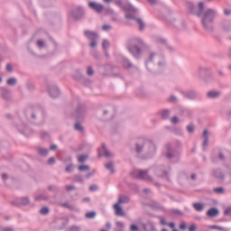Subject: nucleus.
I'll list each match as a JSON object with an SVG mask.
<instances>
[{
	"instance_id": "1",
	"label": "nucleus",
	"mask_w": 231,
	"mask_h": 231,
	"mask_svg": "<svg viewBox=\"0 0 231 231\" xmlns=\"http://www.w3.org/2000/svg\"><path fill=\"white\" fill-rule=\"evenodd\" d=\"M217 13L214 9H208L206 11L202 16V24L206 30H210L212 28V23L216 19Z\"/></svg>"
},
{
	"instance_id": "2",
	"label": "nucleus",
	"mask_w": 231,
	"mask_h": 231,
	"mask_svg": "<svg viewBox=\"0 0 231 231\" xmlns=\"http://www.w3.org/2000/svg\"><path fill=\"white\" fill-rule=\"evenodd\" d=\"M133 178H138L139 180H151V177L147 174V171L142 170H134L132 172Z\"/></svg>"
},
{
	"instance_id": "3",
	"label": "nucleus",
	"mask_w": 231,
	"mask_h": 231,
	"mask_svg": "<svg viewBox=\"0 0 231 231\" xmlns=\"http://www.w3.org/2000/svg\"><path fill=\"white\" fill-rule=\"evenodd\" d=\"M88 6L92 10H95V12H97V14H100L104 10V5L97 2H89Z\"/></svg>"
},
{
	"instance_id": "4",
	"label": "nucleus",
	"mask_w": 231,
	"mask_h": 231,
	"mask_svg": "<svg viewBox=\"0 0 231 231\" xmlns=\"http://www.w3.org/2000/svg\"><path fill=\"white\" fill-rule=\"evenodd\" d=\"M208 217H217L219 216V209L216 208H211L207 212Z\"/></svg>"
},
{
	"instance_id": "5",
	"label": "nucleus",
	"mask_w": 231,
	"mask_h": 231,
	"mask_svg": "<svg viewBox=\"0 0 231 231\" xmlns=\"http://www.w3.org/2000/svg\"><path fill=\"white\" fill-rule=\"evenodd\" d=\"M114 210L116 216H125L124 209L122 208V207H120V204L118 202L114 205Z\"/></svg>"
},
{
	"instance_id": "6",
	"label": "nucleus",
	"mask_w": 231,
	"mask_h": 231,
	"mask_svg": "<svg viewBox=\"0 0 231 231\" xmlns=\"http://www.w3.org/2000/svg\"><path fill=\"white\" fill-rule=\"evenodd\" d=\"M102 149L104 151V153L98 152V156H105L106 158H112L113 153L109 152L107 149L106 148V144H102Z\"/></svg>"
},
{
	"instance_id": "7",
	"label": "nucleus",
	"mask_w": 231,
	"mask_h": 231,
	"mask_svg": "<svg viewBox=\"0 0 231 231\" xmlns=\"http://www.w3.org/2000/svg\"><path fill=\"white\" fill-rule=\"evenodd\" d=\"M85 35L86 37H88V39H90V41H95V39L98 37V34H97V32H93L90 31H86Z\"/></svg>"
},
{
	"instance_id": "8",
	"label": "nucleus",
	"mask_w": 231,
	"mask_h": 231,
	"mask_svg": "<svg viewBox=\"0 0 231 231\" xmlns=\"http://www.w3.org/2000/svg\"><path fill=\"white\" fill-rule=\"evenodd\" d=\"M193 208H195V210H197V212H201L203 210V208H205V205H203L199 202H196V203H193Z\"/></svg>"
},
{
	"instance_id": "9",
	"label": "nucleus",
	"mask_w": 231,
	"mask_h": 231,
	"mask_svg": "<svg viewBox=\"0 0 231 231\" xmlns=\"http://www.w3.org/2000/svg\"><path fill=\"white\" fill-rule=\"evenodd\" d=\"M117 203H119V205L129 203V199L126 196L120 195Z\"/></svg>"
},
{
	"instance_id": "10",
	"label": "nucleus",
	"mask_w": 231,
	"mask_h": 231,
	"mask_svg": "<svg viewBox=\"0 0 231 231\" xmlns=\"http://www.w3.org/2000/svg\"><path fill=\"white\" fill-rule=\"evenodd\" d=\"M210 230H219V231H228L229 229L226 227H223L221 226H208Z\"/></svg>"
},
{
	"instance_id": "11",
	"label": "nucleus",
	"mask_w": 231,
	"mask_h": 231,
	"mask_svg": "<svg viewBox=\"0 0 231 231\" xmlns=\"http://www.w3.org/2000/svg\"><path fill=\"white\" fill-rule=\"evenodd\" d=\"M129 51H131L133 55H138V53H140V48H138V46L129 47Z\"/></svg>"
},
{
	"instance_id": "12",
	"label": "nucleus",
	"mask_w": 231,
	"mask_h": 231,
	"mask_svg": "<svg viewBox=\"0 0 231 231\" xmlns=\"http://www.w3.org/2000/svg\"><path fill=\"white\" fill-rule=\"evenodd\" d=\"M208 98H217V97H219V92L209 91L208 92Z\"/></svg>"
},
{
	"instance_id": "13",
	"label": "nucleus",
	"mask_w": 231,
	"mask_h": 231,
	"mask_svg": "<svg viewBox=\"0 0 231 231\" xmlns=\"http://www.w3.org/2000/svg\"><path fill=\"white\" fill-rule=\"evenodd\" d=\"M208 132H207V130H205L203 132V136L205 138L204 142H203V146L207 147L208 145Z\"/></svg>"
},
{
	"instance_id": "14",
	"label": "nucleus",
	"mask_w": 231,
	"mask_h": 231,
	"mask_svg": "<svg viewBox=\"0 0 231 231\" xmlns=\"http://www.w3.org/2000/svg\"><path fill=\"white\" fill-rule=\"evenodd\" d=\"M50 95L52 98H55L58 95H60L59 88H52L50 90Z\"/></svg>"
},
{
	"instance_id": "15",
	"label": "nucleus",
	"mask_w": 231,
	"mask_h": 231,
	"mask_svg": "<svg viewBox=\"0 0 231 231\" xmlns=\"http://www.w3.org/2000/svg\"><path fill=\"white\" fill-rule=\"evenodd\" d=\"M77 14H79V15H83L84 11L81 9V7H78L76 10L73 11L72 14L77 17Z\"/></svg>"
},
{
	"instance_id": "16",
	"label": "nucleus",
	"mask_w": 231,
	"mask_h": 231,
	"mask_svg": "<svg viewBox=\"0 0 231 231\" xmlns=\"http://www.w3.org/2000/svg\"><path fill=\"white\" fill-rule=\"evenodd\" d=\"M95 216H97V213H95L94 211H90L85 215L87 219H93V217H95Z\"/></svg>"
},
{
	"instance_id": "17",
	"label": "nucleus",
	"mask_w": 231,
	"mask_h": 231,
	"mask_svg": "<svg viewBox=\"0 0 231 231\" xmlns=\"http://www.w3.org/2000/svg\"><path fill=\"white\" fill-rule=\"evenodd\" d=\"M7 84L8 86H15V84H17V79L11 78L7 80Z\"/></svg>"
},
{
	"instance_id": "18",
	"label": "nucleus",
	"mask_w": 231,
	"mask_h": 231,
	"mask_svg": "<svg viewBox=\"0 0 231 231\" xmlns=\"http://www.w3.org/2000/svg\"><path fill=\"white\" fill-rule=\"evenodd\" d=\"M86 160H88V155H80L78 158V162H79V163H84V162H86Z\"/></svg>"
},
{
	"instance_id": "19",
	"label": "nucleus",
	"mask_w": 231,
	"mask_h": 231,
	"mask_svg": "<svg viewBox=\"0 0 231 231\" xmlns=\"http://www.w3.org/2000/svg\"><path fill=\"white\" fill-rule=\"evenodd\" d=\"M39 154H41L42 156H46V154H48V150L43 149V148H40L38 150Z\"/></svg>"
},
{
	"instance_id": "20",
	"label": "nucleus",
	"mask_w": 231,
	"mask_h": 231,
	"mask_svg": "<svg viewBox=\"0 0 231 231\" xmlns=\"http://www.w3.org/2000/svg\"><path fill=\"white\" fill-rule=\"evenodd\" d=\"M40 212H41V214H42V216H46V214H49L50 208H42L40 210Z\"/></svg>"
},
{
	"instance_id": "21",
	"label": "nucleus",
	"mask_w": 231,
	"mask_h": 231,
	"mask_svg": "<svg viewBox=\"0 0 231 231\" xmlns=\"http://www.w3.org/2000/svg\"><path fill=\"white\" fill-rule=\"evenodd\" d=\"M79 171H89V166L88 165H81L79 167Z\"/></svg>"
},
{
	"instance_id": "22",
	"label": "nucleus",
	"mask_w": 231,
	"mask_h": 231,
	"mask_svg": "<svg viewBox=\"0 0 231 231\" xmlns=\"http://www.w3.org/2000/svg\"><path fill=\"white\" fill-rule=\"evenodd\" d=\"M113 163L112 162H108L106 164V169H107L108 171H111V172L114 171V169H113Z\"/></svg>"
},
{
	"instance_id": "23",
	"label": "nucleus",
	"mask_w": 231,
	"mask_h": 231,
	"mask_svg": "<svg viewBox=\"0 0 231 231\" xmlns=\"http://www.w3.org/2000/svg\"><path fill=\"white\" fill-rule=\"evenodd\" d=\"M69 231H80V226H72L69 228Z\"/></svg>"
},
{
	"instance_id": "24",
	"label": "nucleus",
	"mask_w": 231,
	"mask_h": 231,
	"mask_svg": "<svg viewBox=\"0 0 231 231\" xmlns=\"http://www.w3.org/2000/svg\"><path fill=\"white\" fill-rule=\"evenodd\" d=\"M102 46L103 50H107V48L109 47V42L106 40L103 41Z\"/></svg>"
},
{
	"instance_id": "25",
	"label": "nucleus",
	"mask_w": 231,
	"mask_h": 231,
	"mask_svg": "<svg viewBox=\"0 0 231 231\" xmlns=\"http://www.w3.org/2000/svg\"><path fill=\"white\" fill-rule=\"evenodd\" d=\"M180 230H187V223L181 222L179 226Z\"/></svg>"
},
{
	"instance_id": "26",
	"label": "nucleus",
	"mask_w": 231,
	"mask_h": 231,
	"mask_svg": "<svg viewBox=\"0 0 231 231\" xmlns=\"http://www.w3.org/2000/svg\"><path fill=\"white\" fill-rule=\"evenodd\" d=\"M75 129L76 131H80V132L84 131V128H82V126L79 123L75 124Z\"/></svg>"
},
{
	"instance_id": "27",
	"label": "nucleus",
	"mask_w": 231,
	"mask_h": 231,
	"mask_svg": "<svg viewBox=\"0 0 231 231\" xmlns=\"http://www.w3.org/2000/svg\"><path fill=\"white\" fill-rule=\"evenodd\" d=\"M214 192H217L218 194H223V192H225V189L223 188H216L214 189Z\"/></svg>"
},
{
	"instance_id": "28",
	"label": "nucleus",
	"mask_w": 231,
	"mask_h": 231,
	"mask_svg": "<svg viewBox=\"0 0 231 231\" xmlns=\"http://www.w3.org/2000/svg\"><path fill=\"white\" fill-rule=\"evenodd\" d=\"M137 23L140 26V30H143V28L145 27V25L143 24V22L140 19H137Z\"/></svg>"
},
{
	"instance_id": "29",
	"label": "nucleus",
	"mask_w": 231,
	"mask_h": 231,
	"mask_svg": "<svg viewBox=\"0 0 231 231\" xmlns=\"http://www.w3.org/2000/svg\"><path fill=\"white\" fill-rule=\"evenodd\" d=\"M197 230H198V226L196 225H194V224H192L189 227V231H197Z\"/></svg>"
},
{
	"instance_id": "30",
	"label": "nucleus",
	"mask_w": 231,
	"mask_h": 231,
	"mask_svg": "<svg viewBox=\"0 0 231 231\" xmlns=\"http://www.w3.org/2000/svg\"><path fill=\"white\" fill-rule=\"evenodd\" d=\"M30 203V199L28 198L22 199V205H28Z\"/></svg>"
},
{
	"instance_id": "31",
	"label": "nucleus",
	"mask_w": 231,
	"mask_h": 231,
	"mask_svg": "<svg viewBox=\"0 0 231 231\" xmlns=\"http://www.w3.org/2000/svg\"><path fill=\"white\" fill-rule=\"evenodd\" d=\"M187 130L189 131V133H194V125H188Z\"/></svg>"
},
{
	"instance_id": "32",
	"label": "nucleus",
	"mask_w": 231,
	"mask_h": 231,
	"mask_svg": "<svg viewBox=\"0 0 231 231\" xmlns=\"http://www.w3.org/2000/svg\"><path fill=\"white\" fill-rule=\"evenodd\" d=\"M224 214L225 216H231V208H226Z\"/></svg>"
},
{
	"instance_id": "33",
	"label": "nucleus",
	"mask_w": 231,
	"mask_h": 231,
	"mask_svg": "<svg viewBox=\"0 0 231 231\" xmlns=\"http://www.w3.org/2000/svg\"><path fill=\"white\" fill-rule=\"evenodd\" d=\"M130 230L131 231H138V226H136L134 224L131 225Z\"/></svg>"
},
{
	"instance_id": "34",
	"label": "nucleus",
	"mask_w": 231,
	"mask_h": 231,
	"mask_svg": "<svg viewBox=\"0 0 231 231\" xmlns=\"http://www.w3.org/2000/svg\"><path fill=\"white\" fill-rule=\"evenodd\" d=\"M116 225H117V226H119V228H124V226H125V225L122 221L116 222Z\"/></svg>"
},
{
	"instance_id": "35",
	"label": "nucleus",
	"mask_w": 231,
	"mask_h": 231,
	"mask_svg": "<svg viewBox=\"0 0 231 231\" xmlns=\"http://www.w3.org/2000/svg\"><path fill=\"white\" fill-rule=\"evenodd\" d=\"M48 163H49L50 165H53V163H55V158H53V157L50 158V159L48 160Z\"/></svg>"
},
{
	"instance_id": "36",
	"label": "nucleus",
	"mask_w": 231,
	"mask_h": 231,
	"mask_svg": "<svg viewBox=\"0 0 231 231\" xmlns=\"http://www.w3.org/2000/svg\"><path fill=\"white\" fill-rule=\"evenodd\" d=\"M171 124H178L179 120H178V117L176 116H173L171 120Z\"/></svg>"
},
{
	"instance_id": "37",
	"label": "nucleus",
	"mask_w": 231,
	"mask_h": 231,
	"mask_svg": "<svg viewBox=\"0 0 231 231\" xmlns=\"http://www.w3.org/2000/svg\"><path fill=\"white\" fill-rule=\"evenodd\" d=\"M98 187H97V185H92L89 187V190L94 191V190H97Z\"/></svg>"
},
{
	"instance_id": "38",
	"label": "nucleus",
	"mask_w": 231,
	"mask_h": 231,
	"mask_svg": "<svg viewBox=\"0 0 231 231\" xmlns=\"http://www.w3.org/2000/svg\"><path fill=\"white\" fill-rule=\"evenodd\" d=\"M66 171L67 172H71V171H73V165L67 166Z\"/></svg>"
},
{
	"instance_id": "39",
	"label": "nucleus",
	"mask_w": 231,
	"mask_h": 231,
	"mask_svg": "<svg viewBox=\"0 0 231 231\" xmlns=\"http://www.w3.org/2000/svg\"><path fill=\"white\" fill-rule=\"evenodd\" d=\"M37 45L39 46V48H42V46H44V42H42V41H38V42H37Z\"/></svg>"
},
{
	"instance_id": "40",
	"label": "nucleus",
	"mask_w": 231,
	"mask_h": 231,
	"mask_svg": "<svg viewBox=\"0 0 231 231\" xmlns=\"http://www.w3.org/2000/svg\"><path fill=\"white\" fill-rule=\"evenodd\" d=\"M168 226H170V228H173L174 230V228L176 227V224H174L173 222H171L168 224Z\"/></svg>"
},
{
	"instance_id": "41",
	"label": "nucleus",
	"mask_w": 231,
	"mask_h": 231,
	"mask_svg": "<svg viewBox=\"0 0 231 231\" xmlns=\"http://www.w3.org/2000/svg\"><path fill=\"white\" fill-rule=\"evenodd\" d=\"M88 75H93V69H91L90 67L88 68Z\"/></svg>"
},
{
	"instance_id": "42",
	"label": "nucleus",
	"mask_w": 231,
	"mask_h": 231,
	"mask_svg": "<svg viewBox=\"0 0 231 231\" xmlns=\"http://www.w3.org/2000/svg\"><path fill=\"white\" fill-rule=\"evenodd\" d=\"M12 69H12V65H11V64H7V65H6V70H7V71H12Z\"/></svg>"
},
{
	"instance_id": "43",
	"label": "nucleus",
	"mask_w": 231,
	"mask_h": 231,
	"mask_svg": "<svg viewBox=\"0 0 231 231\" xmlns=\"http://www.w3.org/2000/svg\"><path fill=\"white\" fill-rule=\"evenodd\" d=\"M204 6L205 5H204L203 2L199 3V7L200 10H203Z\"/></svg>"
},
{
	"instance_id": "44",
	"label": "nucleus",
	"mask_w": 231,
	"mask_h": 231,
	"mask_svg": "<svg viewBox=\"0 0 231 231\" xmlns=\"http://www.w3.org/2000/svg\"><path fill=\"white\" fill-rule=\"evenodd\" d=\"M116 5L117 6H122V0H116Z\"/></svg>"
},
{
	"instance_id": "45",
	"label": "nucleus",
	"mask_w": 231,
	"mask_h": 231,
	"mask_svg": "<svg viewBox=\"0 0 231 231\" xmlns=\"http://www.w3.org/2000/svg\"><path fill=\"white\" fill-rule=\"evenodd\" d=\"M161 224L162 225H167V221L165 220V218L161 219Z\"/></svg>"
},
{
	"instance_id": "46",
	"label": "nucleus",
	"mask_w": 231,
	"mask_h": 231,
	"mask_svg": "<svg viewBox=\"0 0 231 231\" xmlns=\"http://www.w3.org/2000/svg\"><path fill=\"white\" fill-rule=\"evenodd\" d=\"M95 46H97V42H92L90 43V48H95Z\"/></svg>"
},
{
	"instance_id": "47",
	"label": "nucleus",
	"mask_w": 231,
	"mask_h": 231,
	"mask_svg": "<svg viewBox=\"0 0 231 231\" xmlns=\"http://www.w3.org/2000/svg\"><path fill=\"white\" fill-rule=\"evenodd\" d=\"M35 199H36L37 201H39V200H41V199H45V198L42 197V196H39V197H36Z\"/></svg>"
},
{
	"instance_id": "48",
	"label": "nucleus",
	"mask_w": 231,
	"mask_h": 231,
	"mask_svg": "<svg viewBox=\"0 0 231 231\" xmlns=\"http://www.w3.org/2000/svg\"><path fill=\"white\" fill-rule=\"evenodd\" d=\"M66 189H67V190H73V189H75V187H73V186H67Z\"/></svg>"
},
{
	"instance_id": "49",
	"label": "nucleus",
	"mask_w": 231,
	"mask_h": 231,
	"mask_svg": "<svg viewBox=\"0 0 231 231\" xmlns=\"http://www.w3.org/2000/svg\"><path fill=\"white\" fill-rule=\"evenodd\" d=\"M137 42H138L139 46H143V42H142V40L138 39Z\"/></svg>"
},
{
	"instance_id": "50",
	"label": "nucleus",
	"mask_w": 231,
	"mask_h": 231,
	"mask_svg": "<svg viewBox=\"0 0 231 231\" xmlns=\"http://www.w3.org/2000/svg\"><path fill=\"white\" fill-rule=\"evenodd\" d=\"M111 26L109 25H103V30H109Z\"/></svg>"
},
{
	"instance_id": "51",
	"label": "nucleus",
	"mask_w": 231,
	"mask_h": 231,
	"mask_svg": "<svg viewBox=\"0 0 231 231\" xmlns=\"http://www.w3.org/2000/svg\"><path fill=\"white\" fill-rule=\"evenodd\" d=\"M57 149V145L53 144L51 146V151H55Z\"/></svg>"
},
{
	"instance_id": "52",
	"label": "nucleus",
	"mask_w": 231,
	"mask_h": 231,
	"mask_svg": "<svg viewBox=\"0 0 231 231\" xmlns=\"http://www.w3.org/2000/svg\"><path fill=\"white\" fill-rule=\"evenodd\" d=\"M225 14H226V15H230L231 11L230 10H225Z\"/></svg>"
},
{
	"instance_id": "53",
	"label": "nucleus",
	"mask_w": 231,
	"mask_h": 231,
	"mask_svg": "<svg viewBox=\"0 0 231 231\" xmlns=\"http://www.w3.org/2000/svg\"><path fill=\"white\" fill-rule=\"evenodd\" d=\"M136 151H137V152H140L142 151L139 144H137V146H136Z\"/></svg>"
},
{
	"instance_id": "54",
	"label": "nucleus",
	"mask_w": 231,
	"mask_h": 231,
	"mask_svg": "<svg viewBox=\"0 0 231 231\" xmlns=\"http://www.w3.org/2000/svg\"><path fill=\"white\" fill-rule=\"evenodd\" d=\"M106 228H111V223H106Z\"/></svg>"
},
{
	"instance_id": "55",
	"label": "nucleus",
	"mask_w": 231,
	"mask_h": 231,
	"mask_svg": "<svg viewBox=\"0 0 231 231\" xmlns=\"http://www.w3.org/2000/svg\"><path fill=\"white\" fill-rule=\"evenodd\" d=\"M2 178H3L4 180H6V178H8V175H6V174L4 173V174L2 175Z\"/></svg>"
},
{
	"instance_id": "56",
	"label": "nucleus",
	"mask_w": 231,
	"mask_h": 231,
	"mask_svg": "<svg viewBox=\"0 0 231 231\" xmlns=\"http://www.w3.org/2000/svg\"><path fill=\"white\" fill-rule=\"evenodd\" d=\"M5 231H14L12 227L5 228Z\"/></svg>"
},
{
	"instance_id": "57",
	"label": "nucleus",
	"mask_w": 231,
	"mask_h": 231,
	"mask_svg": "<svg viewBox=\"0 0 231 231\" xmlns=\"http://www.w3.org/2000/svg\"><path fill=\"white\" fill-rule=\"evenodd\" d=\"M149 3H151L152 5H154V3H156V0H148Z\"/></svg>"
},
{
	"instance_id": "58",
	"label": "nucleus",
	"mask_w": 231,
	"mask_h": 231,
	"mask_svg": "<svg viewBox=\"0 0 231 231\" xmlns=\"http://www.w3.org/2000/svg\"><path fill=\"white\" fill-rule=\"evenodd\" d=\"M191 180H196V174L191 175Z\"/></svg>"
},
{
	"instance_id": "59",
	"label": "nucleus",
	"mask_w": 231,
	"mask_h": 231,
	"mask_svg": "<svg viewBox=\"0 0 231 231\" xmlns=\"http://www.w3.org/2000/svg\"><path fill=\"white\" fill-rule=\"evenodd\" d=\"M83 201H84V202L89 201V198H85V199H83Z\"/></svg>"
},
{
	"instance_id": "60",
	"label": "nucleus",
	"mask_w": 231,
	"mask_h": 231,
	"mask_svg": "<svg viewBox=\"0 0 231 231\" xmlns=\"http://www.w3.org/2000/svg\"><path fill=\"white\" fill-rule=\"evenodd\" d=\"M174 212H175V214H181V212L180 210H175Z\"/></svg>"
},
{
	"instance_id": "61",
	"label": "nucleus",
	"mask_w": 231,
	"mask_h": 231,
	"mask_svg": "<svg viewBox=\"0 0 231 231\" xmlns=\"http://www.w3.org/2000/svg\"><path fill=\"white\" fill-rule=\"evenodd\" d=\"M104 3H111V0H103Z\"/></svg>"
},
{
	"instance_id": "62",
	"label": "nucleus",
	"mask_w": 231,
	"mask_h": 231,
	"mask_svg": "<svg viewBox=\"0 0 231 231\" xmlns=\"http://www.w3.org/2000/svg\"><path fill=\"white\" fill-rule=\"evenodd\" d=\"M164 115H169V111H164Z\"/></svg>"
},
{
	"instance_id": "63",
	"label": "nucleus",
	"mask_w": 231,
	"mask_h": 231,
	"mask_svg": "<svg viewBox=\"0 0 231 231\" xmlns=\"http://www.w3.org/2000/svg\"><path fill=\"white\" fill-rule=\"evenodd\" d=\"M195 97V96L193 95V96H189V98H194Z\"/></svg>"
},
{
	"instance_id": "64",
	"label": "nucleus",
	"mask_w": 231,
	"mask_h": 231,
	"mask_svg": "<svg viewBox=\"0 0 231 231\" xmlns=\"http://www.w3.org/2000/svg\"><path fill=\"white\" fill-rule=\"evenodd\" d=\"M162 231H169V230H167V229H162Z\"/></svg>"
}]
</instances>
